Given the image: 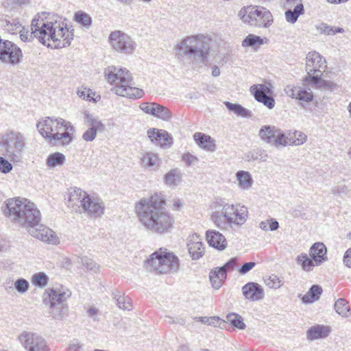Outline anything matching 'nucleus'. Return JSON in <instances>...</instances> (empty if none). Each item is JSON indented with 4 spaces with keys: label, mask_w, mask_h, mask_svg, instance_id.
Instances as JSON below:
<instances>
[{
    "label": "nucleus",
    "mask_w": 351,
    "mask_h": 351,
    "mask_svg": "<svg viewBox=\"0 0 351 351\" xmlns=\"http://www.w3.org/2000/svg\"><path fill=\"white\" fill-rule=\"evenodd\" d=\"M5 216L27 230L33 237L51 245H58L59 237L51 228L40 224L41 214L35 204L20 197L10 198L2 207Z\"/></svg>",
    "instance_id": "obj_1"
},
{
    "label": "nucleus",
    "mask_w": 351,
    "mask_h": 351,
    "mask_svg": "<svg viewBox=\"0 0 351 351\" xmlns=\"http://www.w3.org/2000/svg\"><path fill=\"white\" fill-rule=\"evenodd\" d=\"M165 204V199L162 193L142 198L136 203L135 212L145 230L158 235L165 234L171 231L174 219L166 210Z\"/></svg>",
    "instance_id": "obj_2"
},
{
    "label": "nucleus",
    "mask_w": 351,
    "mask_h": 351,
    "mask_svg": "<svg viewBox=\"0 0 351 351\" xmlns=\"http://www.w3.org/2000/svg\"><path fill=\"white\" fill-rule=\"evenodd\" d=\"M33 26L34 32L32 34L40 36V43L47 47L61 49L68 47L71 45V40L73 39V33L69 32L66 26L57 21L55 23L45 21L43 19L40 17H34L33 19Z\"/></svg>",
    "instance_id": "obj_3"
},
{
    "label": "nucleus",
    "mask_w": 351,
    "mask_h": 351,
    "mask_svg": "<svg viewBox=\"0 0 351 351\" xmlns=\"http://www.w3.org/2000/svg\"><path fill=\"white\" fill-rule=\"evenodd\" d=\"M214 209L211 220L222 230L239 228L246 222L248 217L247 208L240 204H229L220 200L214 203Z\"/></svg>",
    "instance_id": "obj_4"
},
{
    "label": "nucleus",
    "mask_w": 351,
    "mask_h": 351,
    "mask_svg": "<svg viewBox=\"0 0 351 351\" xmlns=\"http://www.w3.org/2000/svg\"><path fill=\"white\" fill-rule=\"evenodd\" d=\"M39 133L49 143L66 145L73 141V126L62 118L47 117L37 123Z\"/></svg>",
    "instance_id": "obj_5"
},
{
    "label": "nucleus",
    "mask_w": 351,
    "mask_h": 351,
    "mask_svg": "<svg viewBox=\"0 0 351 351\" xmlns=\"http://www.w3.org/2000/svg\"><path fill=\"white\" fill-rule=\"evenodd\" d=\"M104 73L108 82L114 85L111 90L116 95L132 99L143 97L144 90L133 86L132 74L126 69L111 66L105 69Z\"/></svg>",
    "instance_id": "obj_6"
},
{
    "label": "nucleus",
    "mask_w": 351,
    "mask_h": 351,
    "mask_svg": "<svg viewBox=\"0 0 351 351\" xmlns=\"http://www.w3.org/2000/svg\"><path fill=\"white\" fill-rule=\"evenodd\" d=\"M209 39L203 34L186 36L175 46L176 56L204 63L209 53Z\"/></svg>",
    "instance_id": "obj_7"
},
{
    "label": "nucleus",
    "mask_w": 351,
    "mask_h": 351,
    "mask_svg": "<svg viewBox=\"0 0 351 351\" xmlns=\"http://www.w3.org/2000/svg\"><path fill=\"white\" fill-rule=\"evenodd\" d=\"M26 137L22 132L9 130L0 137V150L12 162L21 160L26 147Z\"/></svg>",
    "instance_id": "obj_8"
},
{
    "label": "nucleus",
    "mask_w": 351,
    "mask_h": 351,
    "mask_svg": "<svg viewBox=\"0 0 351 351\" xmlns=\"http://www.w3.org/2000/svg\"><path fill=\"white\" fill-rule=\"evenodd\" d=\"M145 265L157 274L173 273L178 270L179 259L173 252L160 248L149 256Z\"/></svg>",
    "instance_id": "obj_9"
},
{
    "label": "nucleus",
    "mask_w": 351,
    "mask_h": 351,
    "mask_svg": "<svg viewBox=\"0 0 351 351\" xmlns=\"http://www.w3.org/2000/svg\"><path fill=\"white\" fill-rule=\"evenodd\" d=\"M238 16L245 23L256 27L267 28L274 21L270 11L262 6L243 7L239 10Z\"/></svg>",
    "instance_id": "obj_10"
},
{
    "label": "nucleus",
    "mask_w": 351,
    "mask_h": 351,
    "mask_svg": "<svg viewBox=\"0 0 351 351\" xmlns=\"http://www.w3.org/2000/svg\"><path fill=\"white\" fill-rule=\"evenodd\" d=\"M109 41L115 51L124 54H132L136 47L134 40L120 30L112 32L109 36Z\"/></svg>",
    "instance_id": "obj_11"
},
{
    "label": "nucleus",
    "mask_w": 351,
    "mask_h": 351,
    "mask_svg": "<svg viewBox=\"0 0 351 351\" xmlns=\"http://www.w3.org/2000/svg\"><path fill=\"white\" fill-rule=\"evenodd\" d=\"M258 136L263 142L276 147L287 146L289 143L284 132L275 125H265L261 128Z\"/></svg>",
    "instance_id": "obj_12"
},
{
    "label": "nucleus",
    "mask_w": 351,
    "mask_h": 351,
    "mask_svg": "<svg viewBox=\"0 0 351 351\" xmlns=\"http://www.w3.org/2000/svg\"><path fill=\"white\" fill-rule=\"evenodd\" d=\"M18 339L26 351H49L47 341L41 335L32 332L23 331Z\"/></svg>",
    "instance_id": "obj_13"
},
{
    "label": "nucleus",
    "mask_w": 351,
    "mask_h": 351,
    "mask_svg": "<svg viewBox=\"0 0 351 351\" xmlns=\"http://www.w3.org/2000/svg\"><path fill=\"white\" fill-rule=\"evenodd\" d=\"M44 298L45 303L49 306L62 304L71 295V291L62 285H58L51 289L45 290Z\"/></svg>",
    "instance_id": "obj_14"
},
{
    "label": "nucleus",
    "mask_w": 351,
    "mask_h": 351,
    "mask_svg": "<svg viewBox=\"0 0 351 351\" xmlns=\"http://www.w3.org/2000/svg\"><path fill=\"white\" fill-rule=\"evenodd\" d=\"M326 68V61L322 56L315 51L308 52L306 57L305 66L307 75L321 74Z\"/></svg>",
    "instance_id": "obj_15"
},
{
    "label": "nucleus",
    "mask_w": 351,
    "mask_h": 351,
    "mask_svg": "<svg viewBox=\"0 0 351 351\" xmlns=\"http://www.w3.org/2000/svg\"><path fill=\"white\" fill-rule=\"evenodd\" d=\"M250 91L257 101L262 103L269 109L274 108L276 102L269 87L264 84L253 85L250 87Z\"/></svg>",
    "instance_id": "obj_16"
},
{
    "label": "nucleus",
    "mask_w": 351,
    "mask_h": 351,
    "mask_svg": "<svg viewBox=\"0 0 351 351\" xmlns=\"http://www.w3.org/2000/svg\"><path fill=\"white\" fill-rule=\"evenodd\" d=\"M139 108L145 113L164 121H169L172 117L171 111L167 107L158 103L143 102Z\"/></svg>",
    "instance_id": "obj_17"
},
{
    "label": "nucleus",
    "mask_w": 351,
    "mask_h": 351,
    "mask_svg": "<svg viewBox=\"0 0 351 351\" xmlns=\"http://www.w3.org/2000/svg\"><path fill=\"white\" fill-rule=\"evenodd\" d=\"M88 194L80 188H71L68 191V206L75 213H82V208Z\"/></svg>",
    "instance_id": "obj_18"
},
{
    "label": "nucleus",
    "mask_w": 351,
    "mask_h": 351,
    "mask_svg": "<svg viewBox=\"0 0 351 351\" xmlns=\"http://www.w3.org/2000/svg\"><path fill=\"white\" fill-rule=\"evenodd\" d=\"M284 90L287 96L301 102H311L314 97L310 88L289 84L286 86Z\"/></svg>",
    "instance_id": "obj_19"
},
{
    "label": "nucleus",
    "mask_w": 351,
    "mask_h": 351,
    "mask_svg": "<svg viewBox=\"0 0 351 351\" xmlns=\"http://www.w3.org/2000/svg\"><path fill=\"white\" fill-rule=\"evenodd\" d=\"M82 208V212H87L89 215L94 217L101 216L104 213V204L99 198L91 197L89 195Z\"/></svg>",
    "instance_id": "obj_20"
},
{
    "label": "nucleus",
    "mask_w": 351,
    "mask_h": 351,
    "mask_svg": "<svg viewBox=\"0 0 351 351\" xmlns=\"http://www.w3.org/2000/svg\"><path fill=\"white\" fill-rule=\"evenodd\" d=\"M242 293L245 299L250 301H258L264 298V290L261 285L250 282L242 287Z\"/></svg>",
    "instance_id": "obj_21"
},
{
    "label": "nucleus",
    "mask_w": 351,
    "mask_h": 351,
    "mask_svg": "<svg viewBox=\"0 0 351 351\" xmlns=\"http://www.w3.org/2000/svg\"><path fill=\"white\" fill-rule=\"evenodd\" d=\"M206 236L210 246H212L220 251L226 249L227 246L226 239L219 232L214 230H209L206 231Z\"/></svg>",
    "instance_id": "obj_22"
},
{
    "label": "nucleus",
    "mask_w": 351,
    "mask_h": 351,
    "mask_svg": "<svg viewBox=\"0 0 351 351\" xmlns=\"http://www.w3.org/2000/svg\"><path fill=\"white\" fill-rule=\"evenodd\" d=\"M189 254L193 260H197L204 254V247L199 237L194 234L191 237L187 243Z\"/></svg>",
    "instance_id": "obj_23"
},
{
    "label": "nucleus",
    "mask_w": 351,
    "mask_h": 351,
    "mask_svg": "<svg viewBox=\"0 0 351 351\" xmlns=\"http://www.w3.org/2000/svg\"><path fill=\"white\" fill-rule=\"evenodd\" d=\"M322 73L316 74L315 76L306 75L304 81L305 82H311L317 88L323 90H333L337 88V85L333 82L324 80L322 79Z\"/></svg>",
    "instance_id": "obj_24"
},
{
    "label": "nucleus",
    "mask_w": 351,
    "mask_h": 351,
    "mask_svg": "<svg viewBox=\"0 0 351 351\" xmlns=\"http://www.w3.org/2000/svg\"><path fill=\"white\" fill-rule=\"evenodd\" d=\"M326 247L323 243H315L310 248V254L316 265H321L326 260Z\"/></svg>",
    "instance_id": "obj_25"
},
{
    "label": "nucleus",
    "mask_w": 351,
    "mask_h": 351,
    "mask_svg": "<svg viewBox=\"0 0 351 351\" xmlns=\"http://www.w3.org/2000/svg\"><path fill=\"white\" fill-rule=\"evenodd\" d=\"M330 330L328 326L315 325L309 328L306 332V338L309 341L324 339L329 335Z\"/></svg>",
    "instance_id": "obj_26"
},
{
    "label": "nucleus",
    "mask_w": 351,
    "mask_h": 351,
    "mask_svg": "<svg viewBox=\"0 0 351 351\" xmlns=\"http://www.w3.org/2000/svg\"><path fill=\"white\" fill-rule=\"evenodd\" d=\"M196 143L202 149L208 152H215L216 145L215 141L208 135L204 133L196 132L193 135Z\"/></svg>",
    "instance_id": "obj_27"
},
{
    "label": "nucleus",
    "mask_w": 351,
    "mask_h": 351,
    "mask_svg": "<svg viewBox=\"0 0 351 351\" xmlns=\"http://www.w3.org/2000/svg\"><path fill=\"white\" fill-rule=\"evenodd\" d=\"M160 163L161 160L158 156L153 152H145L141 157L142 166L152 171H156Z\"/></svg>",
    "instance_id": "obj_28"
},
{
    "label": "nucleus",
    "mask_w": 351,
    "mask_h": 351,
    "mask_svg": "<svg viewBox=\"0 0 351 351\" xmlns=\"http://www.w3.org/2000/svg\"><path fill=\"white\" fill-rule=\"evenodd\" d=\"M227 274L224 271L220 270L219 267L212 269L209 274V278L212 287L215 289H219L226 279Z\"/></svg>",
    "instance_id": "obj_29"
},
{
    "label": "nucleus",
    "mask_w": 351,
    "mask_h": 351,
    "mask_svg": "<svg viewBox=\"0 0 351 351\" xmlns=\"http://www.w3.org/2000/svg\"><path fill=\"white\" fill-rule=\"evenodd\" d=\"M304 13V8L302 3H297L293 10L287 9L285 12V19L288 23H295L298 17Z\"/></svg>",
    "instance_id": "obj_30"
},
{
    "label": "nucleus",
    "mask_w": 351,
    "mask_h": 351,
    "mask_svg": "<svg viewBox=\"0 0 351 351\" xmlns=\"http://www.w3.org/2000/svg\"><path fill=\"white\" fill-rule=\"evenodd\" d=\"M267 41V38H261L259 36L250 34L242 41V46L244 47H252L254 49H256L261 45L266 43Z\"/></svg>",
    "instance_id": "obj_31"
},
{
    "label": "nucleus",
    "mask_w": 351,
    "mask_h": 351,
    "mask_svg": "<svg viewBox=\"0 0 351 351\" xmlns=\"http://www.w3.org/2000/svg\"><path fill=\"white\" fill-rule=\"evenodd\" d=\"M224 105L230 112H234L238 117L250 118L252 115L250 110L243 107L239 104H232L230 101H225Z\"/></svg>",
    "instance_id": "obj_32"
},
{
    "label": "nucleus",
    "mask_w": 351,
    "mask_h": 351,
    "mask_svg": "<svg viewBox=\"0 0 351 351\" xmlns=\"http://www.w3.org/2000/svg\"><path fill=\"white\" fill-rule=\"evenodd\" d=\"M322 293L321 286L314 285L311 286L308 291L302 297V300L304 303L310 304L319 299Z\"/></svg>",
    "instance_id": "obj_33"
},
{
    "label": "nucleus",
    "mask_w": 351,
    "mask_h": 351,
    "mask_svg": "<svg viewBox=\"0 0 351 351\" xmlns=\"http://www.w3.org/2000/svg\"><path fill=\"white\" fill-rule=\"evenodd\" d=\"M112 297L117 301V305L119 308L130 311L132 308V300L128 297L122 295L119 291L112 292Z\"/></svg>",
    "instance_id": "obj_34"
},
{
    "label": "nucleus",
    "mask_w": 351,
    "mask_h": 351,
    "mask_svg": "<svg viewBox=\"0 0 351 351\" xmlns=\"http://www.w3.org/2000/svg\"><path fill=\"white\" fill-rule=\"evenodd\" d=\"M236 176L239 181V185L241 189L248 190L252 187L253 179L248 171H239Z\"/></svg>",
    "instance_id": "obj_35"
},
{
    "label": "nucleus",
    "mask_w": 351,
    "mask_h": 351,
    "mask_svg": "<svg viewBox=\"0 0 351 351\" xmlns=\"http://www.w3.org/2000/svg\"><path fill=\"white\" fill-rule=\"evenodd\" d=\"M1 26L5 32L11 34H16L21 30L22 24L19 19H10L2 21Z\"/></svg>",
    "instance_id": "obj_36"
},
{
    "label": "nucleus",
    "mask_w": 351,
    "mask_h": 351,
    "mask_svg": "<svg viewBox=\"0 0 351 351\" xmlns=\"http://www.w3.org/2000/svg\"><path fill=\"white\" fill-rule=\"evenodd\" d=\"M182 174L179 169H173L167 173L164 176L165 183L170 186H175L180 184Z\"/></svg>",
    "instance_id": "obj_37"
},
{
    "label": "nucleus",
    "mask_w": 351,
    "mask_h": 351,
    "mask_svg": "<svg viewBox=\"0 0 351 351\" xmlns=\"http://www.w3.org/2000/svg\"><path fill=\"white\" fill-rule=\"evenodd\" d=\"M297 263L301 265L302 269L305 271H312L315 266V261L305 253L298 255L296 258Z\"/></svg>",
    "instance_id": "obj_38"
},
{
    "label": "nucleus",
    "mask_w": 351,
    "mask_h": 351,
    "mask_svg": "<svg viewBox=\"0 0 351 351\" xmlns=\"http://www.w3.org/2000/svg\"><path fill=\"white\" fill-rule=\"evenodd\" d=\"M65 162V156L60 152H55L48 156L46 165L49 167H56L62 165Z\"/></svg>",
    "instance_id": "obj_39"
},
{
    "label": "nucleus",
    "mask_w": 351,
    "mask_h": 351,
    "mask_svg": "<svg viewBox=\"0 0 351 351\" xmlns=\"http://www.w3.org/2000/svg\"><path fill=\"white\" fill-rule=\"evenodd\" d=\"M334 308L335 311L342 317H348L349 316L350 306L345 299L339 298L335 302Z\"/></svg>",
    "instance_id": "obj_40"
},
{
    "label": "nucleus",
    "mask_w": 351,
    "mask_h": 351,
    "mask_svg": "<svg viewBox=\"0 0 351 351\" xmlns=\"http://www.w3.org/2000/svg\"><path fill=\"white\" fill-rule=\"evenodd\" d=\"M34 28L41 29L40 28H37L36 27L33 26V20L32 21L30 32L29 30L26 29L23 26H22L21 30L18 32V33L20 34V38L21 40L23 42H30L34 38H36L40 41V35H36V34H32L34 32Z\"/></svg>",
    "instance_id": "obj_41"
},
{
    "label": "nucleus",
    "mask_w": 351,
    "mask_h": 351,
    "mask_svg": "<svg viewBox=\"0 0 351 351\" xmlns=\"http://www.w3.org/2000/svg\"><path fill=\"white\" fill-rule=\"evenodd\" d=\"M85 121L89 125V128H93L97 132H101L104 130V125L98 119L93 117L92 114L85 112L84 113Z\"/></svg>",
    "instance_id": "obj_42"
},
{
    "label": "nucleus",
    "mask_w": 351,
    "mask_h": 351,
    "mask_svg": "<svg viewBox=\"0 0 351 351\" xmlns=\"http://www.w3.org/2000/svg\"><path fill=\"white\" fill-rule=\"evenodd\" d=\"M226 322L239 330L245 328V324L243 322L242 317L237 313H232L226 315Z\"/></svg>",
    "instance_id": "obj_43"
},
{
    "label": "nucleus",
    "mask_w": 351,
    "mask_h": 351,
    "mask_svg": "<svg viewBox=\"0 0 351 351\" xmlns=\"http://www.w3.org/2000/svg\"><path fill=\"white\" fill-rule=\"evenodd\" d=\"M286 138L289 141L288 145H301L306 141L307 136L302 132L295 131Z\"/></svg>",
    "instance_id": "obj_44"
},
{
    "label": "nucleus",
    "mask_w": 351,
    "mask_h": 351,
    "mask_svg": "<svg viewBox=\"0 0 351 351\" xmlns=\"http://www.w3.org/2000/svg\"><path fill=\"white\" fill-rule=\"evenodd\" d=\"M75 21L79 24L83 25L86 29H88L92 23V19L89 14L83 12L78 11L75 14Z\"/></svg>",
    "instance_id": "obj_45"
},
{
    "label": "nucleus",
    "mask_w": 351,
    "mask_h": 351,
    "mask_svg": "<svg viewBox=\"0 0 351 351\" xmlns=\"http://www.w3.org/2000/svg\"><path fill=\"white\" fill-rule=\"evenodd\" d=\"M53 319H62L67 314V305L62 304L54 306H49Z\"/></svg>",
    "instance_id": "obj_46"
},
{
    "label": "nucleus",
    "mask_w": 351,
    "mask_h": 351,
    "mask_svg": "<svg viewBox=\"0 0 351 351\" xmlns=\"http://www.w3.org/2000/svg\"><path fill=\"white\" fill-rule=\"evenodd\" d=\"M49 277L44 272H38L34 274L32 277V282L36 287H45L47 285Z\"/></svg>",
    "instance_id": "obj_47"
},
{
    "label": "nucleus",
    "mask_w": 351,
    "mask_h": 351,
    "mask_svg": "<svg viewBox=\"0 0 351 351\" xmlns=\"http://www.w3.org/2000/svg\"><path fill=\"white\" fill-rule=\"evenodd\" d=\"M159 136L160 137L158 138L157 145L161 147H169L172 144V138L166 130H160Z\"/></svg>",
    "instance_id": "obj_48"
},
{
    "label": "nucleus",
    "mask_w": 351,
    "mask_h": 351,
    "mask_svg": "<svg viewBox=\"0 0 351 351\" xmlns=\"http://www.w3.org/2000/svg\"><path fill=\"white\" fill-rule=\"evenodd\" d=\"M79 263H81L88 271H91L94 273H97L99 271V265H97L93 259L87 256L80 257Z\"/></svg>",
    "instance_id": "obj_49"
},
{
    "label": "nucleus",
    "mask_w": 351,
    "mask_h": 351,
    "mask_svg": "<svg viewBox=\"0 0 351 351\" xmlns=\"http://www.w3.org/2000/svg\"><path fill=\"white\" fill-rule=\"evenodd\" d=\"M259 228L263 230H270L271 231H274L279 228V223L276 219H270L261 221L259 223Z\"/></svg>",
    "instance_id": "obj_50"
},
{
    "label": "nucleus",
    "mask_w": 351,
    "mask_h": 351,
    "mask_svg": "<svg viewBox=\"0 0 351 351\" xmlns=\"http://www.w3.org/2000/svg\"><path fill=\"white\" fill-rule=\"evenodd\" d=\"M14 288L21 294L26 293L29 289V284L25 278H19L14 282Z\"/></svg>",
    "instance_id": "obj_51"
},
{
    "label": "nucleus",
    "mask_w": 351,
    "mask_h": 351,
    "mask_svg": "<svg viewBox=\"0 0 351 351\" xmlns=\"http://www.w3.org/2000/svg\"><path fill=\"white\" fill-rule=\"evenodd\" d=\"M265 282L267 286L271 289H276L282 286V281L276 275H271L269 278H266Z\"/></svg>",
    "instance_id": "obj_52"
},
{
    "label": "nucleus",
    "mask_w": 351,
    "mask_h": 351,
    "mask_svg": "<svg viewBox=\"0 0 351 351\" xmlns=\"http://www.w3.org/2000/svg\"><path fill=\"white\" fill-rule=\"evenodd\" d=\"M251 158L254 160L265 162L268 158V155L265 150L257 149L251 152Z\"/></svg>",
    "instance_id": "obj_53"
},
{
    "label": "nucleus",
    "mask_w": 351,
    "mask_h": 351,
    "mask_svg": "<svg viewBox=\"0 0 351 351\" xmlns=\"http://www.w3.org/2000/svg\"><path fill=\"white\" fill-rule=\"evenodd\" d=\"M5 158L0 156V171L3 173H8L12 169V164Z\"/></svg>",
    "instance_id": "obj_54"
},
{
    "label": "nucleus",
    "mask_w": 351,
    "mask_h": 351,
    "mask_svg": "<svg viewBox=\"0 0 351 351\" xmlns=\"http://www.w3.org/2000/svg\"><path fill=\"white\" fill-rule=\"evenodd\" d=\"M238 258L237 257H233L230 258L225 265L222 267H220V270L224 271V272L227 274V271L230 270H232L234 267L237 264Z\"/></svg>",
    "instance_id": "obj_55"
},
{
    "label": "nucleus",
    "mask_w": 351,
    "mask_h": 351,
    "mask_svg": "<svg viewBox=\"0 0 351 351\" xmlns=\"http://www.w3.org/2000/svg\"><path fill=\"white\" fill-rule=\"evenodd\" d=\"M182 160L188 166L194 165L199 161L198 158L195 156H193L190 153L183 154Z\"/></svg>",
    "instance_id": "obj_56"
},
{
    "label": "nucleus",
    "mask_w": 351,
    "mask_h": 351,
    "mask_svg": "<svg viewBox=\"0 0 351 351\" xmlns=\"http://www.w3.org/2000/svg\"><path fill=\"white\" fill-rule=\"evenodd\" d=\"M97 132L93 128H88L84 132L82 138L86 141H93L97 136Z\"/></svg>",
    "instance_id": "obj_57"
},
{
    "label": "nucleus",
    "mask_w": 351,
    "mask_h": 351,
    "mask_svg": "<svg viewBox=\"0 0 351 351\" xmlns=\"http://www.w3.org/2000/svg\"><path fill=\"white\" fill-rule=\"evenodd\" d=\"M160 130L152 128L147 130V136L149 138L157 145L158 138L159 136Z\"/></svg>",
    "instance_id": "obj_58"
},
{
    "label": "nucleus",
    "mask_w": 351,
    "mask_h": 351,
    "mask_svg": "<svg viewBox=\"0 0 351 351\" xmlns=\"http://www.w3.org/2000/svg\"><path fill=\"white\" fill-rule=\"evenodd\" d=\"M87 315L94 322H98L100 320L99 317V310L95 307H90L87 310Z\"/></svg>",
    "instance_id": "obj_59"
},
{
    "label": "nucleus",
    "mask_w": 351,
    "mask_h": 351,
    "mask_svg": "<svg viewBox=\"0 0 351 351\" xmlns=\"http://www.w3.org/2000/svg\"><path fill=\"white\" fill-rule=\"evenodd\" d=\"M90 93H91V90L87 89L86 88L82 87L80 88H79L77 90V95L80 98H82L83 99L88 100V101L91 100Z\"/></svg>",
    "instance_id": "obj_60"
},
{
    "label": "nucleus",
    "mask_w": 351,
    "mask_h": 351,
    "mask_svg": "<svg viewBox=\"0 0 351 351\" xmlns=\"http://www.w3.org/2000/svg\"><path fill=\"white\" fill-rule=\"evenodd\" d=\"M317 29H319L321 33L326 35H334L333 27H331L326 23H321L320 25L317 27Z\"/></svg>",
    "instance_id": "obj_61"
},
{
    "label": "nucleus",
    "mask_w": 351,
    "mask_h": 351,
    "mask_svg": "<svg viewBox=\"0 0 351 351\" xmlns=\"http://www.w3.org/2000/svg\"><path fill=\"white\" fill-rule=\"evenodd\" d=\"M255 265H256V263L254 262L245 263L241 267L239 271L241 274H243V275L245 274L248 271H250L251 269H252Z\"/></svg>",
    "instance_id": "obj_62"
},
{
    "label": "nucleus",
    "mask_w": 351,
    "mask_h": 351,
    "mask_svg": "<svg viewBox=\"0 0 351 351\" xmlns=\"http://www.w3.org/2000/svg\"><path fill=\"white\" fill-rule=\"evenodd\" d=\"M195 319H197L199 322H201L202 323L208 324V325H212L215 324V321L218 322L219 318L216 317H195Z\"/></svg>",
    "instance_id": "obj_63"
},
{
    "label": "nucleus",
    "mask_w": 351,
    "mask_h": 351,
    "mask_svg": "<svg viewBox=\"0 0 351 351\" xmlns=\"http://www.w3.org/2000/svg\"><path fill=\"white\" fill-rule=\"evenodd\" d=\"M343 263L346 267L351 268V247L348 249L344 254Z\"/></svg>",
    "instance_id": "obj_64"
}]
</instances>
